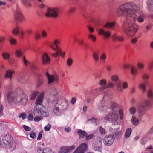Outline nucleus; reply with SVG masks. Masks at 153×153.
Returning <instances> with one entry per match:
<instances>
[{
  "instance_id": "nucleus-1",
  "label": "nucleus",
  "mask_w": 153,
  "mask_h": 153,
  "mask_svg": "<svg viewBox=\"0 0 153 153\" xmlns=\"http://www.w3.org/2000/svg\"><path fill=\"white\" fill-rule=\"evenodd\" d=\"M120 9L123 14L127 16L126 20L123 23V28L125 32L129 36H133L138 28V25L135 23L137 18L135 14L138 7L134 3H127L120 5Z\"/></svg>"
},
{
  "instance_id": "nucleus-2",
  "label": "nucleus",
  "mask_w": 153,
  "mask_h": 153,
  "mask_svg": "<svg viewBox=\"0 0 153 153\" xmlns=\"http://www.w3.org/2000/svg\"><path fill=\"white\" fill-rule=\"evenodd\" d=\"M16 88L15 91H10L9 92L7 95V98L8 103H16L18 101L19 96L16 92Z\"/></svg>"
},
{
  "instance_id": "nucleus-3",
  "label": "nucleus",
  "mask_w": 153,
  "mask_h": 153,
  "mask_svg": "<svg viewBox=\"0 0 153 153\" xmlns=\"http://www.w3.org/2000/svg\"><path fill=\"white\" fill-rule=\"evenodd\" d=\"M16 92L19 96L18 101L19 100L23 104H25L27 102V96L24 93L23 91L20 88L17 89Z\"/></svg>"
},
{
  "instance_id": "nucleus-4",
  "label": "nucleus",
  "mask_w": 153,
  "mask_h": 153,
  "mask_svg": "<svg viewBox=\"0 0 153 153\" xmlns=\"http://www.w3.org/2000/svg\"><path fill=\"white\" fill-rule=\"evenodd\" d=\"M114 140V134L106 135L103 139L104 144L108 146H111L113 143Z\"/></svg>"
},
{
  "instance_id": "nucleus-5",
  "label": "nucleus",
  "mask_w": 153,
  "mask_h": 153,
  "mask_svg": "<svg viewBox=\"0 0 153 153\" xmlns=\"http://www.w3.org/2000/svg\"><path fill=\"white\" fill-rule=\"evenodd\" d=\"M59 10L57 8L48 9L46 14L47 17H52L54 18L57 17L58 16Z\"/></svg>"
},
{
  "instance_id": "nucleus-6",
  "label": "nucleus",
  "mask_w": 153,
  "mask_h": 153,
  "mask_svg": "<svg viewBox=\"0 0 153 153\" xmlns=\"http://www.w3.org/2000/svg\"><path fill=\"white\" fill-rule=\"evenodd\" d=\"M46 75L48 79V84H51L54 82H57L59 80V76L57 74L50 75L48 72H46Z\"/></svg>"
},
{
  "instance_id": "nucleus-7",
  "label": "nucleus",
  "mask_w": 153,
  "mask_h": 153,
  "mask_svg": "<svg viewBox=\"0 0 153 153\" xmlns=\"http://www.w3.org/2000/svg\"><path fill=\"white\" fill-rule=\"evenodd\" d=\"M4 140L6 141L4 143L7 145L9 146V147L11 148L13 142V140L12 137L9 134H6L4 137Z\"/></svg>"
},
{
  "instance_id": "nucleus-8",
  "label": "nucleus",
  "mask_w": 153,
  "mask_h": 153,
  "mask_svg": "<svg viewBox=\"0 0 153 153\" xmlns=\"http://www.w3.org/2000/svg\"><path fill=\"white\" fill-rule=\"evenodd\" d=\"M118 118V115L115 113H113L111 114H109L105 118V120H106L112 121H116L117 120Z\"/></svg>"
},
{
  "instance_id": "nucleus-9",
  "label": "nucleus",
  "mask_w": 153,
  "mask_h": 153,
  "mask_svg": "<svg viewBox=\"0 0 153 153\" xmlns=\"http://www.w3.org/2000/svg\"><path fill=\"white\" fill-rule=\"evenodd\" d=\"M87 147L88 146L85 143L81 144L73 153H84Z\"/></svg>"
},
{
  "instance_id": "nucleus-10",
  "label": "nucleus",
  "mask_w": 153,
  "mask_h": 153,
  "mask_svg": "<svg viewBox=\"0 0 153 153\" xmlns=\"http://www.w3.org/2000/svg\"><path fill=\"white\" fill-rule=\"evenodd\" d=\"M151 104V102L148 100L144 101L143 102L140 103L139 104L138 108L140 109V110H141V111H140L139 112H141L142 111L141 110L145 109L147 107L149 106Z\"/></svg>"
},
{
  "instance_id": "nucleus-11",
  "label": "nucleus",
  "mask_w": 153,
  "mask_h": 153,
  "mask_svg": "<svg viewBox=\"0 0 153 153\" xmlns=\"http://www.w3.org/2000/svg\"><path fill=\"white\" fill-rule=\"evenodd\" d=\"M102 145V138L98 137L94 142L93 147L95 150L99 149Z\"/></svg>"
},
{
  "instance_id": "nucleus-12",
  "label": "nucleus",
  "mask_w": 153,
  "mask_h": 153,
  "mask_svg": "<svg viewBox=\"0 0 153 153\" xmlns=\"http://www.w3.org/2000/svg\"><path fill=\"white\" fill-rule=\"evenodd\" d=\"M75 147L74 145H72L69 147L67 146L62 147L61 148V150L59 152V153H67L75 148Z\"/></svg>"
},
{
  "instance_id": "nucleus-13",
  "label": "nucleus",
  "mask_w": 153,
  "mask_h": 153,
  "mask_svg": "<svg viewBox=\"0 0 153 153\" xmlns=\"http://www.w3.org/2000/svg\"><path fill=\"white\" fill-rule=\"evenodd\" d=\"M99 34L100 35H103L105 39H108L111 36V33L108 31H105L103 29H100L99 32Z\"/></svg>"
},
{
  "instance_id": "nucleus-14",
  "label": "nucleus",
  "mask_w": 153,
  "mask_h": 153,
  "mask_svg": "<svg viewBox=\"0 0 153 153\" xmlns=\"http://www.w3.org/2000/svg\"><path fill=\"white\" fill-rule=\"evenodd\" d=\"M44 94V92H42L38 96L35 102L36 105H41L43 100Z\"/></svg>"
},
{
  "instance_id": "nucleus-15",
  "label": "nucleus",
  "mask_w": 153,
  "mask_h": 153,
  "mask_svg": "<svg viewBox=\"0 0 153 153\" xmlns=\"http://www.w3.org/2000/svg\"><path fill=\"white\" fill-rule=\"evenodd\" d=\"M15 18L16 21H21L23 19V16L19 10H17L16 11Z\"/></svg>"
},
{
  "instance_id": "nucleus-16",
  "label": "nucleus",
  "mask_w": 153,
  "mask_h": 153,
  "mask_svg": "<svg viewBox=\"0 0 153 153\" xmlns=\"http://www.w3.org/2000/svg\"><path fill=\"white\" fill-rule=\"evenodd\" d=\"M50 62V59L48 55L46 53H44L42 56V63L43 65L48 64Z\"/></svg>"
},
{
  "instance_id": "nucleus-17",
  "label": "nucleus",
  "mask_w": 153,
  "mask_h": 153,
  "mask_svg": "<svg viewBox=\"0 0 153 153\" xmlns=\"http://www.w3.org/2000/svg\"><path fill=\"white\" fill-rule=\"evenodd\" d=\"M114 86V84L112 83H110L108 84V85H105L102 87H101L99 88H98L97 90L99 91L102 92L104 91L105 89L108 88H113Z\"/></svg>"
},
{
  "instance_id": "nucleus-18",
  "label": "nucleus",
  "mask_w": 153,
  "mask_h": 153,
  "mask_svg": "<svg viewBox=\"0 0 153 153\" xmlns=\"http://www.w3.org/2000/svg\"><path fill=\"white\" fill-rule=\"evenodd\" d=\"M36 153H53L51 150L48 149H44L39 148L37 150Z\"/></svg>"
},
{
  "instance_id": "nucleus-19",
  "label": "nucleus",
  "mask_w": 153,
  "mask_h": 153,
  "mask_svg": "<svg viewBox=\"0 0 153 153\" xmlns=\"http://www.w3.org/2000/svg\"><path fill=\"white\" fill-rule=\"evenodd\" d=\"M15 71L14 70H9L6 71L5 75L6 78H10V80H11L13 74H14Z\"/></svg>"
},
{
  "instance_id": "nucleus-20",
  "label": "nucleus",
  "mask_w": 153,
  "mask_h": 153,
  "mask_svg": "<svg viewBox=\"0 0 153 153\" xmlns=\"http://www.w3.org/2000/svg\"><path fill=\"white\" fill-rule=\"evenodd\" d=\"M50 95L54 97L55 98H58V93L57 91L55 88H53L50 90Z\"/></svg>"
},
{
  "instance_id": "nucleus-21",
  "label": "nucleus",
  "mask_w": 153,
  "mask_h": 153,
  "mask_svg": "<svg viewBox=\"0 0 153 153\" xmlns=\"http://www.w3.org/2000/svg\"><path fill=\"white\" fill-rule=\"evenodd\" d=\"M77 133L79 136L80 138H83L87 135V133L84 131L79 130L77 131Z\"/></svg>"
},
{
  "instance_id": "nucleus-22",
  "label": "nucleus",
  "mask_w": 153,
  "mask_h": 153,
  "mask_svg": "<svg viewBox=\"0 0 153 153\" xmlns=\"http://www.w3.org/2000/svg\"><path fill=\"white\" fill-rule=\"evenodd\" d=\"M112 38L113 40L115 41L122 42L124 40V38L123 37L117 36L116 34L113 35Z\"/></svg>"
},
{
  "instance_id": "nucleus-23",
  "label": "nucleus",
  "mask_w": 153,
  "mask_h": 153,
  "mask_svg": "<svg viewBox=\"0 0 153 153\" xmlns=\"http://www.w3.org/2000/svg\"><path fill=\"white\" fill-rule=\"evenodd\" d=\"M39 92L37 91H32L30 96L31 100H33L36 98V96L39 94Z\"/></svg>"
},
{
  "instance_id": "nucleus-24",
  "label": "nucleus",
  "mask_w": 153,
  "mask_h": 153,
  "mask_svg": "<svg viewBox=\"0 0 153 153\" xmlns=\"http://www.w3.org/2000/svg\"><path fill=\"white\" fill-rule=\"evenodd\" d=\"M41 110L39 108V107L37 105L35 106L33 110L34 115L35 116H38L39 113H40Z\"/></svg>"
},
{
  "instance_id": "nucleus-25",
  "label": "nucleus",
  "mask_w": 153,
  "mask_h": 153,
  "mask_svg": "<svg viewBox=\"0 0 153 153\" xmlns=\"http://www.w3.org/2000/svg\"><path fill=\"white\" fill-rule=\"evenodd\" d=\"M115 23L113 22H107L104 26V27L111 28L114 27Z\"/></svg>"
},
{
  "instance_id": "nucleus-26",
  "label": "nucleus",
  "mask_w": 153,
  "mask_h": 153,
  "mask_svg": "<svg viewBox=\"0 0 153 153\" xmlns=\"http://www.w3.org/2000/svg\"><path fill=\"white\" fill-rule=\"evenodd\" d=\"M50 46L52 49L55 51H56L58 49H61L59 48L58 45H56L53 43L50 44Z\"/></svg>"
},
{
  "instance_id": "nucleus-27",
  "label": "nucleus",
  "mask_w": 153,
  "mask_h": 153,
  "mask_svg": "<svg viewBox=\"0 0 153 153\" xmlns=\"http://www.w3.org/2000/svg\"><path fill=\"white\" fill-rule=\"evenodd\" d=\"M88 38L93 42H95L96 39V36L92 34H89L88 35Z\"/></svg>"
},
{
  "instance_id": "nucleus-28",
  "label": "nucleus",
  "mask_w": 153,
  "mask_h": 153,
  "mask_svg": "<svg viewBox=\"0 0 153 153\" xmlns=\"http://www.w3.org/2000/svg\"><path fill=\"white\" fill-rule=\"evenodd\" d=\"M99 53L98 52H95L93 54V57L95 61L97 62L99 61Z\"/></svg>"
},
{
  "instance_id": "nucleus-29",
  "label": "nucleus",
  "mask_w": 153,
  "mask_h": 153,
  "mask_svg": "<svg viewBox=\"0 0 153 153\" xmlns=\"http://www.w3.org/2000/svg\"><path fill=\"white\" fill-rule=\"evenodd\" d=\"M144 15L143 14H141L138 16L137 19L139 22L141 23L144 21Z\"/></svg>"
},
{
  "instance_id": "nucleus-30",
  "label": "nucleus",
  "mask_w": 153,
  "mask_h": 153,
  "mask_svg": "<svg viewBox=\"0 0 153 153\" xmlns=\"http://www.w3.org/2000/svg\"><path fill=\"white\" fill-rule=\"evenodd\" d=\"M22 55V52L20 49L17 50L15 52V55L18 58L20 57Z\"/></svg>"
},
{
  "instance_id": "nucleus-31",
  "label": "nucleus",
  "mask_w": 153,
  "mask_h": 153,
  "mask_svg": "<svg viewBox=\"0 0 153 153\" xmlns=\"http://www.w3.org/2000/svg\"><path fill=\"white\" fill-rule=\"evenodd\" d=\"M131 129L130 128H128L126 130L125 134V136L126 137H129L131 133Z\"/></svg>"
},
{
  "instance_id": "nucleus-32",
  "label": "nucleus",
  "mask_w": 153,
  "mask_h": 153,
  "mask_svg": "<svg viewBox=\"0 0 153 153\" xmlns=\"http://www.w3.org/2000/svg\"><path fill=\"white\" fill-rule=\"evenodd\" d=\"M2 56L5 60L8 59L10 57V55L7 53H4L2 54Z\"/></svg>"
},
{
  "instance_id": "nucleus-33",
  "label": "nucleus",
  "mask_w": 153,
  "mask_h": 153,
  "mask_svg": "<svg viewBox=\"0 0 153 153\" xmlns=\"http://www.w3.org/2000/svg\"><path fill=\"white\" fill-rule=\"evenodd\" d=\"M139 88L143 90V92H145L146 91V85L143 83H142L139 85Z\"/></svg>"
},
{
  "instance_id": "nucleus-34",
  "label": "nucleus",
  "mask_w": 153,
  "mask_h": 153,
  "mask_svg": "<svg viewBox=\"0 0 153 153\" xmlns=\"http://www.w3.org/2000/svg\"><path fill=\"white\" fill-rule=\"evenodd\" d=\"M132 122L134 125H137L138 123V121L137 118L133 116L132 117Z\"/></svg>"
},
{
  "instance_id": "nucleus-35",
  "label": "nucleus",
  "mask_w": 153,
  "mask_h": 153,
  "mask_svg": "<svg viewBox=\"0 0 153 153\" xmlns=\"http://www.w3.org/2000/svg\"><path fill=\"white\" fill-rule=\"evenodd\" d=\"M112 107L111 108L114 111H116L118 109V107L117 105L115 103L113 102L112 104Z\"/></svg>"
},
{
  "instance_id": "nucleus-36",
  "label": "nucleus",
  "mask_w": 153,
  "mask_h": 153,
  "mask_svg": "<svg viewBox=\"0 0 153 153\" xmlns=\"http://www.w3.org/2000/svg\"><path fill=\"white\" fill-rule=\"evenodd\" d=\"M19 29L18 27H15L13 30L12 33L13 35H16L19 32Z\"/></svg>"
},
{
  "instance_id": "nucleus-37",
  "label": "nucleus",
  "mask_w": 153,
  "mask_h": 153,
  "mask_svg": "<svg viewBox=\"0 0 153 153\" xmlns=\"http://www.w3.org/2000/svg\"><path fill=\"white\" fill-rule=\"evenodd\" d=\"M99 131L100 134L102 135L106 133V131L105 129L103 128L101 126L99 127Z\"/></svg>"
},
{
  "instance_id": "nucleus-38",
  "label": "nucleus",
  "mask_w": 153,
  "mask_h": 153,
  "mask_svg": "<svg viewBox=\"0 0 153 153\" xmlns=\"http://www.w3.org/2000/svg\"><path fill=\"white\" fill-rule=\"evenodd\" d=\"M137 72V68L135 67H133L131 68V72L132 74L134 75L136 74Z\"/></svg>"
},
{
  "instance_id": "nucleus-39",
  "label": "nucleus",
  "mask_w": 153,
  "mask_h": 153,
  "mask_svg": "<svg viewBox=\"0 0 153 153\" xmlns=\"http://www.w3.org/2000/svg\"><path fill=\"white\" fill-rule=\"evenodd\" d=\"M122 134V133L121 131H119L116 133H115L114 134V138H116L117 139H118L121 136Z\"/></svg>"
},
{
  "instance_id": "nucleus-40",
  "label": "nucleus",
  "mask_w": 153,
  "mask_h": 153,
  "mask_svg": "<svg viewBox=\"0 0 153 153\" xmlns=\"http://www.w3.org/2000/svg\"><path fill=\"white\" fill-rule=\"evenodd\" d=\"M137 66L138 68L139 69H142L144 68V65L141 62H138L137 64Z\"/></svg>"
},
{
  "instance_id": "nucleus-41",
  "label": "nucleus",
  "mask_w": 153,
  "mask_h": 153,
  "mask_svg": "<svg viewBox=\"0 0 153 153\" xmlns=\"http://www.w3.org/2000/svg\"><path fill=\"white\" fill-rule=\"evenodd\" d=\"M106 80L105 79H102L100 80L99 82V84L100 86H102V87L105 85H106Z\"/></svg>"
},
{
  "instance_id": "nucleus-42",
  "label": "nucleus",
  "mask_w": 153,
  "mask_h": 153,
  "mask_svg": "<svg viewBox=\"0 0 153 153\" xmlns=\"http://www.w3.org/2000/svg\"><path fill=\"white\" fill-rule=\"evenodd\" d=\"M56 51V53L53 54L52 55L53 56L55 57H56L59 56L60 53L61 52V49H58Z\"/></svg>"
},
{
  "instance_id": "nucleus-43",
  "label": "nucleus",
  "mask_w": 153,
  "mask_h": 153,
  "mask_svg": "<svg viewBox=\"0 0 153 153\" xmlns=\"http://www.w3.org/2000/svg\"><path fill=\"white\" fill-rule=\"evenodd\" d=\"M73 63V60L72 59L69 58L68 59L67 61V65L68 66H71Z\"/></svg>"
},
{
  "instance_id": "nucleus-44",
  "label": "nucleus",
  "mask_w": 153,
  "mask_h": 153,
  "mask_svg": "<svg viewBox=\"0 0 153 153\" xmlns=\"http://www.w3.org/2000/svg\"><path fill=\"white\" fill-rule=\"evenodd\" d=\"M10 43L11 45H15L16 44L17 41L16 40L13 38H11L10 39Z\"/></svg>"
},
{
  "instance_id": "nucleus-45",
  "label": "nucleus",
  "mask_w": 153,
  "mask_h": 153,
  "mask_svg": "<svg viewBox=\"0 0 153 153\" xmlns=\"http://www.w3.org/2000/svg\"><path fill=\"white\" fill-rule=\"evenodd\" d=\"M147 95L148 97H150L153 100V94L151 90H149L148 91Z\"/></svg>"
},
{
  "instance_id": "nucleus-46",
  "label": "nucleus",
  "mask_w": 153,
  "mask_h": 153,
  "mask_svg": "<svg viewBox=\"0 0 153 153\" xmlns=\"http://www.w3.org/2000/svg\"><path fill=\"white\" fill-rule=\"evenodd\" d=\"M51 127V126L50 124H48L44 127V129L46 131H49Z\"/></svg>"
},
{
  "instance_id": "nucleus-47",
  "label": "nucleus",
  "mask_w": 153,
  "mask_h": 153,
  "mask_svg": "<svg viewBox=\"0 0 153 153\" xmlns=\"http://www.w3.org/2000/svg\"><path fill=\"white\" fill-rule=\"evenodd\" d=\"M43 119V117L42 116L39 117L38 116H36L34 118V120L35 122H38Z\"/></svg>"
},
{
  "instance_id": "nucleus-48",
  "label": "nucleus",
  "mask_w": 153,
  "mask_h": 153,
  "mask_svg": "<svg viewBox=\"0 0 153 153\" xmlns=\"http://www.w3.org/2000/svg\"><path fill=\"white\" fill-rule=\"evenodd\" d=\"M94 135L93 134H90L89 135H88L87 134L85 137V140H86L87 141L89 140L92 139Z\"/></svg>"
},
{
  "instance_id": "nucleus-49",
  "label": "nucleus",
  "mask_w": 153,
  "mask_h": 153,
  "mask_svg": "<svg viewBox=\"0 0 153 153\" xmlns=\"http://www.w3.org/2000/svg\"><path fill=\"white\" fill-rule=\"evenodd\" d=\"M149 78V75L147 74H144L142 76V78L144 80H147Z\"/></svg>"
},
{
  "instance_id": "nucleus-50",
  "label": "nucleus",
  "mask_w": 153,
  "mask_h": 153,
  "mask_svg": "<svg viewBox=\"0 0 153 153\" xmlns=\"http://www.w3.org/2000/svg\"><path fill=\"white\" fill-rule=\"evenodd\" d=\"M111 79L112 81H115L118 80L119 77L117 75L112 76L111 77Z\"/></svg>"
},
{
  "instance_id": "nucleus-51",
  "label": "nucleus",
  "mask_w": 153,
  "mask_h": 153,
  "mask_svg": "<svg viewBox=\"0 0 153 153\" xmlns=\"http://www.w3.org/2000/svg\"><path fill=\"white\" fill-rule=\"evenodd\" d=\"M35 39L36 41L39 40L41 38L40 34L38 33H36L35 34Z\"/></svg>"
},
{
  "instance_id": "nucleus-52",
  "label": "nucleus",
  "mask_w": 153,
  "mask_h": 153,
  "mask_svg": "<svg viewBox=\"0 0 153 153\" xmlns=\"http://www.w3.org/2000/svg\"><path fill=\"white\" fill-rule=\"evenodd\" d=\"M129 111L131 114H134L136 111V108L134 107H132L130 108Z\"/></svg>"
},
{
  "instance_id": "nucleus-53",
  "label": "nucleus",
  "mask_w": 153,
  "mask_h": 153,
  "mask_svg": "<svg viewBox=\"0 0 153 153\" xmlns=\"http://www.w3.org/2000/svg\"><path fill=\"white\" fill-rule=\"evenodd\" d=\"M19 35L20 37V38L21 39H23L24 37V32L22 30H20L19 31Z\"/></svg>"
},
{
  "instance_id": "nucleus-54",
  "label": "nucleus",
  "mask_w": 153,
  "mask_h": 153,
  "mask_svg": "<svg viewBox=\"0 0 153 153\" xmlns=\"http://www.w3.org/2000/svg\"><path fill=\"white\" fill-rule=\"evenodd\" d=\"M29 135L30 137L33 139H34L36 137V133L34 131H31Z\"/></svg>"
},
{
  "instance_id": "nucleus-55",
  "label": "nucleus",
  "mask_w": 153,
  "mask_h": 153,
  "mask_svg": "<svg viewBox=\"0 0 153 153\" xmlns=\"http://www.w3.org/2000/svg\"><path fill=\"white\" fill-rule=\"evenodd\" d=\"M43 81L42 79L39 80L38 82L36 84L37 86L38 87H40L43 84Z\"/></svg>"
},
{
  "instance_id": "nucleus-56",
  "label": "nucleus",
  "mask_w": 153,
  "mask_h": 153,
  "mask_svg": "<svg viewBox=\"0 0 153 153\" xmlns=\"http://www.w3.org/2000/svg\"><path fill=\"white\" fill-rule=\"evenodd\" d=\"M23 128L25 130L27 131H30L31 130L30 128L25 125L23 126Z\"/></svg>"
},
{
  "instance_id": "nucleus-57",
  "label": "nucleus",
  "mask_w": 153,
  "mask_h": 153,
  "mask_svg": "<svg viewBox=\"0 0 153 153\" xmlns=\"http://www.w3.org/2000/svg\"><path fill=\"white\" fill-rule=\"evenodd\" d=\"M42 37L43 38H45L47 36V33L45 31H43L41 33Z\"/></svg>"
},
{
  "instance_id": "nucleus-58",
  "label": "nucleus",
  "mask_w": 153,
  "mask_h": 153,
  "mask_svg": "<svg viewBox=\"0 0 153 153\" xmlns=\"http://www.w3.org/2000/svg\"><path fill=\"white\" fill-rule=\"evenodd\" d=\"M19 118H21L23 119H25V113H22L19 114Z\"/></svg>"
},
{
  "instance_id": "nucleus-59",
  "label": "nucleus",
  "mask_w": 153,
  "mask_h": 153,
  "mask_svg": "<svg viewBox=\"0 0 153 153\" xmlns=\"http://www.w3.org/2000/svg\"><path fill=\"white\" fill-rule=\"evenodd\" d=\"M88 31L90 33V34H92V33L94 32V28L92 27H88Z\"/></svg>"
},
{
  "instance_id": "nucleus-60",
  "label": "nucleus",
  "mask_w": 153,
  "mask_h": 153,
  "mask_svg": "<svg viewBox=\"0 0 153 153\" xmlns=\"http://www.w3.org/2000/svg\"><path fill=\"white\" fill-rule=\"evenodd\" d=\"M119 114L120 115V118L121 120H122L123 116V112L122 110H120L119 111Z\"/></svg>"
},
{
  "instance_id": "nucleus-61",
  "label": "nucleus",
  "mask_w": 153,
  "mask_h": 153,
  "mask_svg": "<svg viewBox=\"0 0 153 153\" xmlns=\"http://www.w3.org/2000/svg\"><path fill=\"white\" fill-rule=\"evenodd\" d=\"M28 119L30 121H32L33 119V115L32 114H29L28 117Z\"/></svg>"
},
{
  "instance_id": "nucleus-62",
  "label": "nucleus",
  "mask_w": 153,
  "mask_h": 153,
  "mask_svg": "<svg viewBox=\"0 0 153 153\" xmlns=\"http://www.w3.org/2000/svg\"><path fill=\"white\" fill-rule=\"evenodd\" d=\"M4 108L1 105H0V116H2L3 115V110Z\"/></svg>"
},
{
  "instance_id": "nucleus-63",
  "label": "nucleus",
  "mask_w": 153,
  "mask_h": 153,
  "mask_svg": "<svg viewBox=\"0 0 153 153\" xmlns=\"http://www.w3.org/2000/svg\"><path fill=\"white\" fill-rule=\"evenodd\" d=\"M41 115H42L43 116L46 117L48 116V114H47V113L43 111H42L40 112Z\"/></svg>"
},
{
  "instance_id": "nucleus-64",
  "label": "nucleus",
  "mask_w": 153,
  "mask_h": 153,
  "mask_svg": "<svg viewBox=\"0 0 153 153\" xmlns=\"http://www.w3.org/2000/svg\"><path fill=\"white\" fill-rule=\"evenodd\" d=\"M106 58V55L105 53H103L100 56V59L101 60H104Z\"/></svg>"
}]
</instances>
